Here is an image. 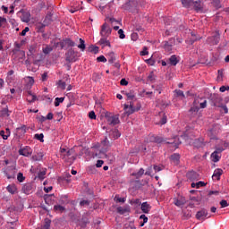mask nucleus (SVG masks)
Masks as SVG:
<instances>
[{
  "label": "nucleus",
  "mask_w": 229,
  "mask_h": 229,
  "mask_svg": "<svg viewBox=\"0 0 229 229\" xmlns=\"http://www.w3.org/2000/svg\"><path fill=\"white\" fill-rule=\"evenodd\" d=\"M170 158L176 165L177 164H180V154H173Z\"/></svg>",
  "instance_id": "c756f323"
},
{
  "label": "nucleus",
  "mask_w": 229,
  "mask_h": 229,
  "mask_svg": "<svg viewBox=\"0 0 229 229\" xmlns=\"http://www.w3.org/2000/svg\"><path fill=\"white\" fill-rule=\"evenodd\" d=\"M17 180L20 182H24V180H26V178L24 177V174H22V173H19L17 175Z\"/></svg>",
  "instance_id": "09e8293b"
},
{
  "label": "nucleus",
  "mask_w": 229,
  "mask_h": 229,
  "mask_svg": "<svg viewBox=\"0 0 229 229\" xmlns=\"http://www.w3.org/2000/svg\"><path fill=\"white\" fill-rule=\"evenodd\" d=\"M191 4L194 5L196 12H201L203 10V4H201V1H193Z\"/></svg>",
  "instance_id": "b1692460"
},
{
  "label": "nucleus",
  "mask_w": 229,
  "mask_h": 229,
  "mask_svg": "<svg viewBox=\"0 0 229 229\" xmlns=\"http://www.w3.org/2000/svg\"><path fill=\"white\" fill-rule=\"evenodd\" d=\"M103 164H105V161H103V160H98V161H97V164H96V166H97V167H103Z\"/></svg>",
  "instance_id": "e2e57ef3"
},
{
  "label": "nucleus",
  "mask_w": 229,
  "mask_h": 229,
  "mask_svg": "<svg viewBox=\"0 0 229 229\" xmlns=\"http://www.w3.org/2000/svg\"><path fill=\"white\" fill-rule=\"evenodd\" d=\"M131 40H133V42H136V40H138V38H139V34H137V32H133L131 35Z\"/></svg>",
  "instance_id": "5fc2aeb1"
},
{
  "label": "nucleus",
  "mask_w": 229,
  "mask_h": 229,
  "mask_svg": "<svg viewBox=\"0 0 229 229\" xmlns=\"http://www.w3.org/2000/svg\"><path fill=\"white\" fill-rule=\"evenodd\" d=\"M64 98H56L55 99V106H60V103H64Z\"/></svg>",
  "instance_id": "79ce46f5"
},
{
  "label": "nucleus",
  "mask_w": 229,
  "mask_h": 229,
  "mask_svg": "<svg viewBox=\"0 0 229 229\" xmlns=\"http://www.w3.org/2000/svg\"><path fill=\"white\" fill-rule=\"evenodd\" d=\"M34 139H36L37 140H39L40 142H44V133L35 134Z\"/></svg>",
  "instance_id": "a19ab883"
},
{
  "label": "nucleus",
  "mask_w": 229,
  "mask_h": 229,
  "mask_svg": "<svg viewBox=\"0 0 229 229\" xmlns=\"http://www.w3.org/2000/svg\"><path fill=\"white\" fill-rule=\"evenodd\" d=\"M144 174V168H140L138 172L132 173V176H135V178H140Z\"/></svg>",
  "instance_id": "72a5a7b5"
},
{
  "label": "nucleus",
  "mask_w": 229,
  "mask_h": 229,
  "mask_svg": "<svg viewBox=\"0 0 229 229\" xmlns=\"http://www.w3.org/2000/svg\"><path fill=\"white\" fill-rule=\"evenodd\" d=\"M120 84L123 86V87H126L128 85V81H126V79H122L120 81Z\"/></svg>",
  "instance_id": "052dcab7"
},
{
  "label": "nucleus",
  "mask_w": 229,
  "mask_h": 229,
  "mask_svg": "<svg viewBox=\"0 0 229 229\" xmlns=\"http://www.w3.org/2000/svg\"><path fill=\"white\" fill-rule=\"evenodd\" d=\"M98 46H101L102 48L110 47V40L106 37H101L100 40L98 41Z\"/></svg>",
  "instance_id": "f8f14e48"
},
{
  "label": "nucleus",
  "mask_w": 229,
  "mask_h": 229,
  "mask_svg": "<svg viewBox=\"0 0 229 229\" xmlns=\"http://www.w3.org/2000/svg\"><path fill=\"white\" fill-rule=\"evenodd\" d=\"M140 219H142L143 223H148V216H146V215H141Z\"/></svg>",
  "instance_id": "338daca9"
},
{
  "label": "nucleus",
  "mask_w": 229,
  "mask_h": 229,
  "mask_svg": "<svg viewBox=\"0 0 229 229\" xmlns=\"http://www.w3.org/2000/svg\"><path fill=\"white\" fill-rule=\"evenodd\" d=\"M218 106H219V108H223L225 114H228V107L226 106V105H221Z\"/></svg>",
  "instance_id": "0e129e2a"
},
{
  "label": "nucleus",
  "mask_w": 229,
  "mask_h": 229,
  "mask_svg": "<svg viewBox=\"0 0 229 229\" xmlns=\"http://www.w3.org/2000/svg\"><path fill=\"white\" fill-rule=\"evenodd\" d=\"M37 96L35 94H33V92H31V90H28L27 91V101L29 103H35V101H37Z\"/></svg>",
  "instance_id": "2eb2a0df"
},
{
  "label": "nucleus",
  "mask_w": 229,
  "mask_h": 229,
  "mask_svg": "<svg viewBox=\"0 0 229 229\" xmlns=\"http://www.w3.org/2000/svg\"><path fill=\"white\" fill-rule=\"evenodd\" d=\"M116 211L118 214H120L121 216L124 215V214H128V212H130V206H125V207H118L116 208Z\"/></svg>",
  "instance_id": "f3484780"
},
{
  "label": "nucleus",
  "mask_w": 229,
  "mask_h": 229,
  "mask_svg": "<svg viewBox=\"0 0 229 229\" xmlns=\"http://www.w3.org/2000/svg\"><path fill=\"white\" fill-rule=\"evenodd\" d=\"M22 192H24V194H31L33 192V184L32 183H25L22 186L21 189Z\"/></svg>",
  "instance_id": "4468645a"
},
{
  "label": "nucleus",
  "mask_w": 229,
  "mask_h": 229,
  "mask_svg": "<svg viewBox=\"0 0 229 229\" xmlns=\"http://www.w3.org/2000/svg\"><path fill=\"white\" fill-rule=\"evenodd\" d=\"M207 216H208V211H207L205 208L198 211L196 214V217L199 219V221H205Z\"/></svg>",
  "instance_id": "9d476101"
},
{
  "label": "nucleus",
  "mask_w": 229,
  "mask_h": 229,
  "mask_svg": "<svg viewBox=\"0 0 229 229\" xmlns=\"http://www.w3.org/2000/svg\"><path fill=\"white\" fill-rule=\"evenodd\" d=\"M106 58L109 64H114L115 60L117 59L115 53L114 52L107 53Z\"/></svg>",
  "instance_id": "6ab92c4d"
},
{
  "label": "nucleus",
  "mask_w": 229,
  "mask_h": 229,
  "mask_svg": "<svg viewBox=\"0 0 229 229\" xmlns=\"http://www.w3.org/2000/svg\"><path fill=\"white\" fill-rule=\"evenodd\" d=\"M174 203L176 207H183L187 201L185 200V198L181 199H174Z\"/></svg>",
  "instance_id": "4be33fe9"
},
{
  "label": "nucleus",
  "mask_w": 229,
  "mask_h": 229,
  "mask_svg": "<svg viewBox=\"0 0 229 229\" xmlns=\"http://www.w3.org/2000/svg\"><path fill=\"white\" fill-rule=\"evenodd\" d=\"M154 171L155 173H160V171H162V168L158 165H154Z\"/></svg>",
  "instance_id": "774afa93"
},
{
  "label": "nucleus",
  "mask_w": 229,
  "mask_h": 229,
  "mask_svg": "<svg viewBox=\"0 0 229 229\" xmlns=\"http://www.w3.org/2000/svg\"><path fill=\"white\" fill-rule=\"evenodd\" d=\"M219 90L220 92H226V90H229V86H221Z\"/></svg>",
  "instance_id": "bf43d9fd"
},
{
  "label": "nucleus",
  "mask_w": 229,
  "mask_h": 229,
  "mask_svg": "<svg viewBox=\"0 0 229 229\" xmlns=\"http://www.w3.org/2000/svg\"><path fill=\"white\" fill-rule=\"evenodd\" d=\"M192 0H181V3L184 8H190L191 4H192Z\"/></svg>",
  "instance_id": "2f4dec72"
},
{
  "label": "nucleus",
  "mask_w": 229,
  "mask_h": 229,
  "mask_svg": "<svg viewBox=\"0 0 229 229\" xmlns=\"http://www.w3.org/2000/svg\"><path fill=\"white\" fill-rule=\"evenodd\" d=\"M118 35L120 38H126V35H124V30L123 29L118 30Z\"/></svg>",
  "instance_id": "603ef678"
},
{
  "label": "nucleus",
  "mask_w": 229,
  "mask_h": 229,
  "mask_svg": "<svg viewBox=\"0 0 229 229\" xmlns=\"http://www.w3.org/2000/svg\"><path fill=\"white\" fill-rule=\"evenodd\" d=\"M54 210L55 212H64L65 211V207L61 206V205H55V206H54Z\"/></svg>",
  "instance_id": "f704fd0d"
},
{
  "label": "nucleus",
  "mask_w": 229,
  "mask_h": 229,
  "mask_svg": "<svg viewBox=\"0 0 229 229\" xmlns=\"http://www.w3.org/2000/svg\"><path fill=\"white\" fill-rule=\"evenodd\" d=\"M80 44L78 45L79 49L85 51V40H83V38H80Z\"/></svg>",
  "instance_id": "58836bf2"
},
{
  "label": "nucleus",
  "mask_w": 229,
  "mask_h": 229,
  "mask_svg": "<svg viewBox=\"0 0 229 229\" xmlns=\"http://www.w3.org/2000/svg\"><path fill=\"white\" fill-rule=\"evenodd\" d=\"M169 62H170V64L176 66L178 65V63L180 62V60H178V56H176V55H173L170 56Z\"/></svg>",
  "instance_id": "bb28decb"
},
{
  "label": "nucleus",
  "mask_w": 229,
  "mask_h": 229,
  "mask_svg": "<svg viewBox=\"0 0 229 229\" xmlns=\"http://www.w3.org/2000/svg\"><path fill=\"white\" fill-rule=\"evenodd\" d=\"M0 117H10V111L8 110V107H4L0 109Z\"/></svg>",
  "instance_id": "a878e982"
},
{
  "label": "nucleus",
  "mask_w": 229,
  "mask_h": 229,
  "mask_svg": "<svg viewBox=\"0 0 229 229\" xmlns=\"http://www.w3.org/2000/svg\"><path fill=\"white\" fill-rule=\"evenodd\" d=\"M24 81H25V87L27 90H30V89H31V87L35 85V79H33V77L31 76L25 77Z\"/></svg>",
  "instance_id": "1a4fd4ad"
},
{
  "label": "nucleus",
  "mask_w": 229,
  "mask_h": 229,
  "mask_svg": "<svg viewBox=\"0 0 229 229\" xmlns=\"http://www.w3.org/2000/svg\"><path fill=\"white\" fill-rule=\"evenodd\" d=\"M149 210H151V206H149V204H148V202H143L141 204V211L144 214H149Z\"/></svg>",
  "instance_id": "5701e85b"
},
{
  "label": "nucleus",
  "mask_w": 229,
  "mask_h": 229,
  "mask_svg": "<svg viewBox=\"0 0 229 229\" xmlns=\"http://www.w3.org/2000/svg\"><path fill=\"white\" fill-rule=\"evenodd\" d=\"M57 86H58L59 89H61V90H65V88L67 87V84L64 81H59L57 82Z\"/></svg>",
  "instance_id": "4c0bfd02"
},
{
  "label": "nucleus",
  "mask_w": 229,
  "mask_h": 229,
  "mask_svg": "<svg viewBox=\"0 0 229 229\" xmlns=\"http://www.w3.org/2000/svg\"><path fill=\"white\" fill-rule=\"evenodd\" d=\"M146 64H148V65H155V61L153 59V56H151L149 59H147Z\"/></svg>",
  "instance_id": "6e6d98bb"
},
{
  "label": "nucleus",
  "mask_w": 229,
  "mask_h": 229,
  "mask_svg": "<svg viewBox=\"0 0 229 229\" xmlns=\"http://www.w3.org/2000/svg\"><path fill=\"white\" fill-rule=\"evenodd\" d=\"M191 37H192V38L191 40V44H194L196 42V40L201 39V37H197L196 33H194V32H191Z\"/></svg>",
  "instance_id": "37998d69"
},
{
  "label": "nucleus",
  "mask_w": 229,
  "mask_h": 229,
  "mask_svg": "<svg viewBox=\"0 0 229 229\" xmlns=\"http://www.w3.org/2000/svg\"><path fill=\"white\" fill-rule=\"evenodd\" d=\"M7 20L4 17H0V28H4L7 23Z\"/></svg>",
  "instance_id": "c03bdc74"
},
{
  "label": "nucleus",
  "mask_w": 229,
  "mask_h": 229,
  "mask_svg": "<svg viewBox=\"0 0 229 229\" xmlns=\"http://www.w3.org/2000/svg\"><path fill=\"white\" fill-rule=\"evenodd\" d=\"M19 155H21V157H31V155H33V149L30 147L26 146L19 149Z\"/></svg>",
  "instance_id": "423d86ee"
},
{
  "label": "nucleus",
  "mask_w": 229,
  "mask_h": 229,
  "mask_svg": "<svg viewBox=\"0 0 229 229\" xmlns=\"http://www.w3.org/2000/svg\"><path fill=\"white\" fill-rule=\"evenodd\" d=\"M148 141L149 142H155L156 144H169L170 148H174V149H178V146L180 144H182V141L180 140V138H178L177 136H175L173 139H170L168 141L167 140L162 138V137H158V136H155V135H150L148 137Z\"/></svg>",
  "instance_id": "f257e3e1"
},
{
  "label": "nucleus",
  "mask_w": 229,
  "mask_h": 229,
  "mask_svg": "<svg viewBox=\"0 0 229 229\" xmlns=\"http://www.w3.org/2000/svg\"><path fill=\"white\" fill-rule=\"evenodd\" d=\"M101 145L105 149H106V148H110V141L108 140V138H105V140L101 141Z\"/></svg>",
  "instance_id": "e433bc0d"
},
{
  "label": "nucleus",
  "mask_w": 229,
  "mask_h": 229,
  "mask_svg": "<svg viewBox=\"0 0 229 229\" xmlns=\"http://www.w3.org/2000/svg\"><path fill=\"white\" fill-rule=\"evenodd\" d=\"M167 123V116L165 114H164V116L162 117L161 121H160V124H165Z\"/></svg>",
  "instance_id": "680f3d73"
},
{
  "label": "nucleus",
  "mask_w": 229,
  "mask_h": 229,
  "mask_svg": "<svg viewBox=\"0 0 229 229\" xmlns=\"http://www.w3.org/2000/svg\"><path fill=\"white\" fill-rule=\"evenodd\" d=\"M191 114H198L199 112V106H196V102L193 103V106L190 109Z\"/></svg>",
  "instance_id": "c9c22d12"
},
{
  "label": "nucleus",
  "mask_w": 229,
  "mask_h": 229,
  "mask_svg": "<svg viewBox=\"0 0 229 229\" xmlns=\"http://www.w3.org/2000/svg\"><path fill=\"white\" fill-rule=\"evenodd\" d=\"M119 123H120L119 116L117 115L107 117V123L110 124L111 126H115V124H119Z\"/></svg>",
  "instance_id": "ddd939ff"
},
{
  "label": "nucleus",
  "mask_w": 229,
  "mask_h": 229,
  "mask_svg": "<svg viewBox=\"0 0 229 229\" xmlns=\"http://www.w3.org/2000/svg\"><path fill=\"white\" fill-rule=\"evenodd\" d=\"M111 34H112V28H110L107 23H104L101 27L100 36L108 38L110 37Z\"/></svg>",
  "instance_id": "39448f33"
},
{
  "label": "nucleus",
  "mask_w": 229,
  "mask_h": 229,
  "mask_svg": "<svg viewBox=\"0 0 229 229\" xmlns=\"http://www.w3.org/2000/svg\"><path fill=\"white\" fill-rule=\"evenodd\" d=\"M36 229H51V219L45 218L44 224L38 225Z\"/></svg>",
  "instance_id": "9b49d317"
},
{
  "label": "nucleus",
  "mask_w": 229,
  "mask_h": 229,
  "mask_svg": "<svg viewBox=\"0 0 229 229\" xmlns=\"http://www.w3.org/2000/svg\"><path fill=\"white\" fill-rule=\"evenodd\" d=\"M71 155V150L61 148V158H63L64 162H68V164H72V162H74V158H72V156Z\"/></svg>",
  "instance_id": "7ed1b4c3"
},
{
  "label": "nucleus",
  "mask_w": 229,
  "mask_h": 229,
  "mask_svg": "<svg viewBox=\"0 0 229 229\" xmlns=\"http://www.w3.org/2000/svg\"><path fill=\"white\" fill-rule=\"evenodd\" d=\"M164 49L167 51V53H171L173 51V46L169 44V42H165L164 46Z\"/></svg>",
  "instance_id": "ea45409f"
},
{
  "label": "nucleus",
  "mask_w": 229,
  "mask_h": 229,
  "mask_svg": "<svg viewBox=\"0 0 229 229\" xmlns=\"http://www.w3.org/2000/svg\"><path fill=\"white\" fill-rule=\"evenodd\" d=\"M208 44L211 46H217L219 44V32H216V35L208 38Z\"/></svg>",
  "instance_id": "6e6552de"
},
{
  "label": "nucleus",
  "mask_w": 229,
  "mask_h": 229,
  "mask_svg": "<svg viewBox=\"0 0 229 229\" xmlns=\"http://www.w3.org/2000/svg\"><path fill=\"white\" fill-rule=\"evenodd\" d=\"M223 151H225V148L216 146V151H214L210 157L212 162H219V160H221V156H219V153H223Z\"/></svg>",
  "instance_id": "20e7f679"
},
{
  "label": "nucleus",
  "mask_w": 229,
  "mask_h": 229,
  "mask_svg": "<svg viewBox=\"0 0 229 229\" xmlns=\"http://www.w3.org/2000/svg\"><path fill=\"white\" fill-rule=\"evenodd\" d=\"M119 137H121V132H119V131L114 130L111 131L110 133L111 139H114V140H115L116 139H119Z\"/></svg>",
  "instance_id": "c85d7f7f"
},
{
  "label": "nucleus",
  "mask_w": 229,
  "mask_h": 229,
  "mask_svg": "<svg viewBox=\"0 0 229 229\" xmlns=\"http://www.w3.org/2000/svg\"><path fill=\"white\" fill-rule=\"evenodd\" d=\"M89 119H96V113L94 111H90L89 114Z\"/></svg>",
  "instance_id": "69168bd1"
},
{
  "label": "nucleus",
  "mask_w": 229,
  "mask_h": 229,
  "mask_svg": "<svg viewBox=\"0 0 229 229\" xmlns=\"http://www.w3.org/2000/svg\"><path fill=\"white\" fill-rule=\"evenodd\" d=\"M61 46L62 47H65V46H67L68 47H74V46H76V43L69 38H66L61 43Z\"/></svg>",
  "instance_id": "a211bd4d"
},
{
  "label": "nucleus",
  "mask_w": 229,
  "mask_h": 229,
  "mask_svg": "<svg viewBox=\"0 0 229 229\" xmlns=\"http://www.w3.org/2000/svg\"><path fill=\"white\" fill-rule=\"evenodd\" d=\"M0 135L2 136L4 140H8V137L12 135V132L8 128H6L5 131H0Z\"/></svg>",
  "instance_id": "412c9836"
},
{
  "label": "nucleus",
  "mask_w": 229,
  "mask_h": 229,
  "mask_svg": "<svg viewBox=\"0 0 229 229\" xmlns=\"http://www.w3.org/2000/svg\"><path fill=\"white\" fill-rule=\"evenodd\" d=\"M69 196L67 195H63L61 196V201L64 202V203H69Z\"/></svg>",
  "instance_id": "4d7b16f0"
},
{
  "label": "nucleus",
  "mask_w": 229,
  "mask_h": 229,
  "mask_svg": "<svg viewBox=\"0 0 229 229\" xmlns=\"http://www.w3.org/2000/svg\"><path fill=\"white\" fill-rule=\"evenodd\" d=\"M221 174H223V169L218 168L214 171L212 175L213 180H221Z\"/></svg>",
  "instance_id": "aec40b11"
},
{
  "label": "nucleus",
  "mask_w": 229,
  "mask_h": 229,
  "mask_svg": "<svg viewBox=\"0 0 229 229\" xmlns=\"http://www.w3.org/2000/svg\"><path fill=\"white\" fill-rule=\"evenodd\" d=\"M20 13H21V21L22 22H30L31 20V13L30 12L21 10Z\"/></svg>",
  "instance_id": "0eeeda50"
},
{
  "label": "nucleus",
  "mask_w": 229,
  "mask_h": 229,
  "mask_svg": "<svg viewBox=\"0 0 229 229\" xmlns=\"http://www.w3.org/2000/svg\"><path fill=\"white\" fill-rule=\"evenodd\" d=\"M28 131V127L26 125H21V127L16 128V133L19 137H22Z\"/></svg>",
  "instance_id": "dca6fc26"
},
{
  "label": "nucleus",
  "mask_w": 229,
  "mask_h": 229,
  "mask_svg": "<svg viewBox=\"0 0 229 229\" xmlns=\"http://www.w3.org/2000/svg\"><path fill=\"white\" fill-rule=\"evenodd\" d=\"M140 108H142V106L139 102L136 104V106L133 101H130L129 104L123 105L124 114L127 116L131 115V114H135V112H139Z\"/></svg>",
  "instance_id": "f03ea898"
},
{
  "label": "nucleus",
  "mask_w": 229,
  "mask_h": 229,
  "mask_svg": "<svg viewBox=\"0 0 229 229\" xmlns=\"http://www.w3.org/2000/svg\"><path fill=\"white\" fill-rule=\"evenodd\" d=\"M176 96L180 97V98H185V94L183 93V91L182 89H175L174 90Z\"/></svg>",
  "instance_id": "de8ad7c7"
},
{
  "label": "nucleus",
  "mask_w": 229,
  "mask_h": 229,
  "mask_svg": "<svg viewBox=\"0 0 229 229\" xmlns=\"http://www.w3.org/2000/svg\"><path fill=\"white\" fill-rule=\"evenodd\" d=\"M44 55H49L53 51V47L51 46L47 45L45 47L42 49Z\"/></svg>",
  "instance_id": "473e14b6"
},
{
  "label": "nucleus",
  "mask_w": 229,
  "mask_h": 229,
  "mask_svg": "<svg viewBox=\"0 0 229 229\" xmlns=\"http://www.w3.org/2000/svg\"><path fill=\"white\" fill-rule=\"evenodd\" d=\"M125 96L128 101H133V103H137V98H135V94L132 91L126 92Z\"/></svg>",
  "instance_id": "393cba45"
},
{
  "label": "nucleus",
  "mask_w": 229,
  "mask_h": 229,
  "mask_svg": "<svg viewBox=\"0 0 229 229\" xmlns=\"http://www.w3.org/2000/svg\"><path fill=\"white\" fill-rule=\"evenodd\" d=\"M220 205H221V208H226V207L229 206V203H228V201L223 199L220 201Z\"/></svg>",
  "instance_id": "3c124183"
},
{
  "label": "nucleus",
  "mask_w": 229,
  "mask_h": 229,
  "mask_svg": "<svg viewBox=\"0 0 229 229\" xmlns=\"http://www.w3.org/2000/svg\"><path fill=\"white\" fill-rule=\"evenodd\" d=\"M38 178L39 180H44V178H46V171L39 172L38 174Z\"/></svg>",
  "instance_id": "864d4df0"
},
{
  "label": "nucleus",
  "mask_w": 229,
  "mask_h": 229,
  "mask_svg": "<svg viewBox=\"0 0 229 229\" xmlns=\"http://www.w3.org/2000/svg\"><path fill=\"white\" fill-rule=\"evenodd\" d=\"M97 62H102L103 64H106V57H105V55H100L97 58Z\"/></svg>",
  "instance_id": "8fccbe9b"
},
{
  "label": "nucleus",
  "mask_w": 229,
  "mask_h": 229,
  "mask_svg": "<svg viewBox=\"0 0 229 229\" xmlns=\"http://www.w3.org/2000/svg\"><path fill=\"white\" fill-rule=\"evenodd\" d=\"M44 158V154L42 152L38 153L37 155L32 157V160L34 162H40Z\"/></svg>",
  "instance_id": "7c9ffc66"
},
{
  "label": "nucleus",
  "mask_w": 229,
  "mask_h": 229,
  "mask_svg": "<svg viewBox=\"0 0 229 229\" xmlns=\"http://www.w3.org/2000/svg\"><path fill=\"white\" fill-rule=\"evenodd\" d=\"M30 31V27H26L21 33V37H26V34Z\"/></svg>",
  "instance_id": "13d9d810"
},
{
  "label": "nucleus",
  "mask_w": 229,
  "mask_h": 229,
  "mask_svg": "<svg viewBox=\"0 0 229 229\" xmlns=\"http://www.w3.org/2000/svg\"><path fill=\"white\" fill-rule=\"evenodd\" d=\"M6 189L10 194H17V186L15 184H9Z\"/></svg>",
  "instance_id": "cd10ccee"
},
{
  "label": "nucleus",
  "mask_w": 229,
  "mask_h": 229,
  "mask_svg": "<svg viewBox=\"0 0 229 229\" xmlns=\"http://www.w3.org/2000/svg\"><path fill=\"white\" fill-rule=\"evenodd\" d=\"M215 8H221V0H211Z\"/></svg>",
  "instance_id": "a18cd8bd"
},
{
  "label": "nucleus",
  "mask_w": 229,
  "mask_h": 229,
  "mask_svg": "<svg viewBox=\"0 0 229 229\" xmlns=\"http://www.w3.org/2000/svg\"><path fill=\"white\" fill-rule=\"evenodd\" d=\"M89 51H90V53H94L96 55V54L99 53V47L91 46L89 47Z\"/></svg>",
  "instance_id": "49530a36"
}]
</instances>
